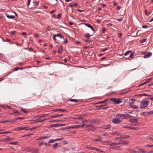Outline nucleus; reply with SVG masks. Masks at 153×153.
<instances>
[{
	"label": "nucleus",
	"mask_w": 153,
	"mask_h": 153,
	"mask_svg": "<svg viewBox=\"0 0 153 153\" xmlns=\"http://www.w3.org/2000/svg\"><path fill=\"white\" fill-rule=\"evenodd\" d=\"M149 101L142 100L140 102V108H143L146 107L148 105Z\"/></svg>",
	"instance_id": "obj_1"
},
{
	"label": "nucleus",
	"mask_w": 153,
	"mask_h": 153,
	"mask_svg": "<svg viewBox=\"0 0 153 153\" xmlns=\"http://www.w3.org/2000/svg\"><path fill=\"white\" fill-rule=\"evenodd\" d=\"M110 100L114 102V104H119L122 102V101L120 99H117L115 97L111 98Z\"/></svg>",
	"instance_id": "obj_2"
},
{
	"label": "nucleus",
	"mask_w": 153,
	"mask_h": 153,
	"mask_svg": "<svg viewBox=\"0 0 153 153\" xmlns=\"http://www.w3.org/2000/svg\"><path fill=\"white\" fill-rule=\"evenodd\" d=\"M86 126V130L90 131L93 130L94 129V126L92 125H85Z\"/></svg>",
	"instance_id": "obj_3"
},
{
	"label": "nucleus",
	"mask_w": 153,
	"mask_h": 153,
	"mask_svg": "<svg viewBox=\"0 0 153 153\" xmlns=\"http://www.w3.org/2000/svg\"><path fill=\"white\" fill-rule=\"evenodd\" d=\"M112 121L115 124H119L122 122V120L117 118L113 119Z\"/></svg>",
	"instance_id": "obj_4"
},
{
	"label": "nucleus",
	"mask_w": 153,
	"mask_h": 153,
	"mask_svg": "<svg viewBox=\"0 0 153 153\" xmlns=\"http://www.w3.org/2000/svg\"><path fill=\"white\" fill-rule=\"evenodd\" d=\"M56 37H59L61 38H62L63 37V36L60 33H58L57 34L53 35V39L55 41H56Z\"/></svg>",
	"instance_id": "obj_5"
},
{
	"label": "nucleus",
	"mask_w": 153,
	"mask_h": 153,
	"mask_svg": "<svg viewBox=\"0 0 153 153\" xmlns=\"http://www.w3.org/2000/svg\"><path fill=\"white\" fill-rule=\"evenodd\" d=\"M111 146V149H115V150H120L122 149V148L120 146H116L115 145H114L113 143H112V144Z\"/></svg>",
	"instance_id": "obj_6"
},
{
	"label": "nucleus",
	"mask_w": 153,
	"mask_h": 153,
	"mask_svg": "<svg viewBox=\"0 0 153 153\" xmlns=\"http://www.w3.org/2000/svg\"><path fill=\"white\" fill-rule=\"evenodd\" d=\"M63 138H57L54 140L51 139L48 142V143H52L57 141H60L62 140Z\"/></svg>",
	"instance_id": "obj_7"
},
{
	"label": "nucleus",
	"mask_w": 153,
	"mask_h": 153,
	"mask_svg": "<svg viewBox=\"0 0 153 153\" xmlns=\"http://www.w3.org/2000/svg\"><path fill=\"white\" fill-rule=\"evenodd\" d=\"M132 102L130 103V105L133 108L136 109L137 108V107L136 105H135L134 104V102L135 101V100L134 99H132Z\"/></svg>",
	"instance_id": "obj_8"
},
{
	"label": "nucleus",
	"mask_w": 153,
	"mask_h": 153,
	"mask_svg": "<svg viewBox=\"0 0 153 153\" xmlns=\"http://www.w3.org/2000/svg\"><path fill=\"white\" fill-rule=\"evenodd\" d=\"M86 148L88 149H91L92 150H95L96 151L100 152H103V151L100 150L97 148L95 147H87Z\"/></svg>",
	"instance_id": "obj_9"
},
{
	"label": "nucleus",
	"mask_w": 153,
	"mask_h": 153,
	"mask_svg": "<svg viewBox=\"0 0 153 153\" xmlns=\"http://www.w3.org/2000/svg\"><path fill=\"white\" fill-rule=\"evenodd\" d=\"M123 118H122V119H128L131 117V115L128 114H123Z\"/></svg>",
	"instance_id": "obj_10"
},
{
	"label": "nucleus",
	"mask_w": 153,
	"mask_h": 153,
	"mask_svg": "<svg viewBox=\"0 0 153 153\" xmlns=\"http://www.w3.org/2000/svg\"><path fill=\"white\" fill-rule=\"evenodd\" d=\"M48 114H43L42 115H38L37 116H36L34 117V118H36V117H38L39 119H40L42 118L46 117Z\"/></svg>",
	"instance_id": "obj_11"
},
{
	"label": "nucleus",
	"mask_w": 153,
	"mask_h": 153,
	"mask_svg": "<svg viewBox=\"0 0 153 153\" xmlns=\"http://www.w3.org/2000/svg\"><path fill=\"white\" fill-rule=\"evenodd\" d=\"M152 53L151 52H149L146 54L143 57L145 58H147L151 56L152 55Z\"/></svg>",
	"instance_id": "obj_12"
},
{
	"label": "nucleus",
	"mask_w": 153,
	"mask_h": 153,
	"mask_svg": "<svg viewBox=\"0 0 153 153\" xmlns=\"http://www.w3.org/2000/svg\"><path fill=\"white\" fill-rule=\"evenodd\" d=\"M101 140L102 138L100 136H98L97 138L95 139H93L92 140V141L93 142H96L97 141H101Z\"/></svg>",
	"instance_id": "obj_13"
},
{
	"label": "nucleus",
	"mask_w": 153,
	"mask_h": 153,
	"mask_svg": "<svg viewBox=\"0 0 153 153\" xmlns=\"http://www.w3.org/2000/svg\"><path fill=\"white\" fill-rule=\"evenodd\" d=\"M111 128V126L110 125H104L102 126V128L105 129H109Z\"/></svg>",
	"instance_id": "obj_14"
},
{
	"label": "nucleus",
	"mask_w": 153,
	"mask_h": 153,
	"mask_svg": "<svg viewBox=\"0 0 153 153\" xmlns=\"http://www.w3.org/2000/svg\"><path fill=\"white\" fill-rule=\"evenodd\" d=\"M84 24L88 27L90 28L93 31H95L93 27L90 24L88 23H84Z\"/></svg>",
	"instance_id": "obj_15"
},
{
	"label": "nucleus",
	"mask_w": 153,
	"mask_h": 153,
	"mask_svg": "<svg viewBox=\"0 0 153 153\" xmlns=\"http://www.w3.org/2000/svg\"><path fill=\"white\" fill-rule=\"evenodd\" d=\"M13 111L14 112L15 114H14V116H18L20 115L21 114L18 111L13 110Z\"/></svg>",
	"instance_id": "obj_16"
},
{
	"label": "nucleus",
	"mask_w": 153,
	"mask_h": 153,
	"mask_svg": "<svg viewBox=\"0 0 153 153\" xmlns=\"http://www.w3.org/2000/svg\"><path fill=\"white\" fill-rule=\"evenodd\" d=\"M129 142L128 141H126L125 140H123V141H120V144H123V145L126 144V145H127L128 144Z\"/></svg>",
	"instance_id": "obj_17"
},
{
	"label": "nucleus",
	"mask_w": 153,
	"mask_h": 153,
	"mask_svg": "<svg viewBox=\"0 0 153 153\" xmlns=\"http://www.w3.org/2000/svg\"><path fill=\"white\" fill-rule=\"evenodd\" d=\"M15 120H7L4 121H2L1 122L2 123H9V122H14Z\"/></svg>",
	"instance_id": "obj_18"
},
{
	"label": "nucleus",
	"mask_w": 153,
	"mask_h": 153,
	"mask_svg": "<svg viewBox=\"0 0 153 153\" xmlns=\"http://www.w3.org/2000/svg\"><path fill=\"white\" fill-rule=\"evenodd\" d=\"M102 143L105 144H108L110 146H111L112 144V143L111 142H108L107 141L103 142L102 141Z\"/></svg>",
	"instance_id": "obj_19"
},
{
	"label": "nucleus",
	"mask_w": 153,
	"mask_h": 153,
	"mask_svg": "<svg viewBox=\"0 0 153 153\" xmlns=\"http://www.w3.org/2000/svg\"><path fill=\"white\" fill-rule=\"evenodd\" d=\"M58 143H56L54 144L52 146V147L53 149L54 150L56 149L57 147H58Z\"/></svg>",
	"instance_id": "obj_20"
},
{
	"label": "nucleus",
	"mask_w": 153,
	"mask_h": 153,
	"mask_svg": "<svg viewBox=\"0 0 153 153\" xmlns=\"http://www.w3.org/2000/svg\"><path fill=\"white\" fill-rule=\"evenodd\" d=\"M129 137L130 136L128 135L123 136V135H121L120 138L121 139H126Z\"/></svg>",
	"instance_id": "obj_21"
},
{
	"label": "nucleus",
	"mask_w": 153,
	"mask_h": 153,
	"mask_svg": "<svg viewBox=\"0 0 153 153\" xmlns=\"http://www.w3.org/2000/svg\"><path fill=\"white\" fill-rule=\"evenodd\" d=\"M136 96H150L151 97L152 96V95H148L146 94H137L135 95Z\"/></svg>",
	"instance_id": "obj_22"
},
{
	"label": "nucleus",
	"mask_w": 153,
	"mask_h": 153,
	"mask_svg": "<svg viewBox=\"0 0 153 153\" xmlns=\"http://www.w3.org/2000/svg\"><path fill=\"white\" fill-rule=\"evenodd\" d=\"M53 111H54V112L58 111H66V110L62 109H57L56 110H53Z\"/></svg>",
	"instance_id": "obj_23"
},
{
	"label": "nucleus",
	"mask_w": 153,
	"mask_h": 153,
	"mask_svg": "<svg viewBox=\"0 0 153 153\" xmlns=\"http://www.w3.org/2000/svg\"><path fill=\"white\" fill-rule=\"evenodd\" d=\"M112 134L117 136H119L121 135V134L118 132L116 131L114 132Z\"/></svg>",
	"instance_id": "obj_24"
},
{
	"label": "nucleus",
	"mask_w": 153,
	"mask_h": 153,
	"mask_svg": "<svg viewBox=\"0 0 153 153\" xmlns=\"http://www.w3.org/2000/svg\"><path fill=\"white\" fill-rule=\"evenodd\" d=\"M138 121V119H130L129 121L132 123H136Z\"/></svg>",
	"instance_id": "obj_25"
},
{
	"label": "nucleus",
	"mask_w": 153,
	"mask_h": 153,
	"mask_svg": "<svg viewBox=\"0 0 153 153\" xmlns=\"http://www.w3.org/2000/svg\"><path fill=\"white\" fill-rule=\"evenodd\" d=\"M44 142H39V143L38 146L39 147H41L42 145H44Z\"/></svg>",
	"instance_id": "obj_26"
},
{
	"label": "nucleus",
	"mask_w": 153,
	"mask_h": 153,
	"mask_svg": "<svg viewBox=\"0 0 153 153\" xmlns=\"http://www.w3.org/2000/svg\"><path fill=\"white\" fill-rule=\"evenodd\" d=\"M6 16L8 18L10 19H13L15 17L14 16L9 15H7Z\"/></svg>",
	"instance_id": "obj_27"
},
{
	"label": "nucleus",
	"mask_w": 153,
	"mask_h": 153,
	"mask_svg": "<svg viewBox=\"0 0 153 153\" xmlns=\"http://www.w3.org/2000/svg\"><path fill=\"white\" fill-rule=\"evenodd\" d=\"M23 128L24 127H22L17 128H15V130L16 131L21 130H22L24 129Z\"/></svg>",
	"instance_id": "obj_28"
},
{
	"label": "nucleus",
	"mask_w": 153,
	"mask_h": 153,
	"mask_svg": "<svg viewBox=\"0 0 153 153\" xmlns=\"http://www.w3.org/2000/svg\"><path fill=\"white\" fill-rule=\"evenodd\" d=\"M131 52V51H129L126 52L124 54L125 56H126V57L129 56V54Z\"/></svg>",
	"instance_id": "obj_29"
},
{
	"label": "nucleus",
	"mask_w": 153,
	"mask_h": 153,
	"mask_svg": "<svg viewBox=\"0 0 153 153\" xmlns=\"http://www.w3.org/2000/svg\"><path fill=\"white\" fill-rule=\"evenodd\" d=\"M24 119V117H19L16 118L15 119H14L13 120H15V122H16V120H20V119Z\"/></svg>",
	"instance_id": "obj_30"
},
{
	"label": "nucleus",
	"mask_w": 153,
	"mask_h": 153,
	"mask_svg": "<svg viewBox=\"0 0 153 153\" xmlns=\"http://www.w3.org/2000/svg\"><path fill=\"white\" fill-rule=\"evenodd\" d=\"M69 100L71 102H77L79 101V100H78L73 99H70Z\"/></svg>",
	"instance_id": "obj_31"
},
{
	"label": "nucleus",
	"mask_w": 153,
	"mask_h": 153,
	"mask_svg": "<svg viewBox=\"0 0 153 153\" xmlns=\"http://www.w3.org/2000/svg\"><path fill=\"white\" fill-rule=\"evenodd\" d=\"M72 118L73 119H78L80 120H82V119L83 118L82 117H73Z\"/></svg>",
	"instance_id": "obj_32"
},
{
	"label": "nucleus",
	"mask_w": 153,
	"mask_h": 153,
	"mask_svg": "<svg viewBox=\"0 0 153 153\" xmlns=\"http://www.w3.org/2000/svg\"><path fill=\"white\" fill-rule=\"evenodd\" d=\"M107 100H108V99H106V100H105L104 101L99 102H97L96 103V104H100V103H104L105 102H106V101H107Z\"/></svg>",
	"instance_id": "obj_33"
},
{
	"label": "nucleus",
	"mask_w": 153,
	"mask_h": 153,
	"mask_svg": "<svg viewBox=\"0 0 153 153\" xmlns=\"http://www.w3.org/2000/svg\"><path fill=\"white\" fill-rule=\"evenodd\" d=\"M147 138L148 139H149V140L152 141L153 142V136H148L147 137Z\"/></svg>",
	"instance_id": "obj_34"
},
{
	"label": "nucleus",
	"mask_w": 153,
	"mask_h": 153,
	"mask_svg": "<svg viewBox=\"0 0 153 153\" xmlns=\"http://www.w3.org/2000/svg\"><path fill=\"white\" fill-rule=\"evenodd\" d=\"M18 144V142L17 141L14 142H12L9 143V144H11L13 145H17Z\"/></svg>",
	"instance_id": "obj_35"
},
{
	"label": "nucleus",
	"mask_w": 153,
	"mask_h": 153,
	"mask_svg": "<svg viewBox=\"0 0 153 153\" xmlns=\"http://www.w3.org/2000/svg\"><path fill=\"white\" fill-rule=\"evenodd\" d=\"M71 128H76V127H75V126H71L70 127H66L65 129H71Z\"/></svg>",
	"instance_id": "obj_36"
},
{
	"label": "nucleus",
	"mask_w": 153,
	"mask_h": 153,
	"mask_svg": "<svg viewBox=\"0 0 153 153\" xmlns=\"http://www.w3.org/2000/svg\"><path fill=\"white\" fill-rule=\"evenodd\" d=\"M117 117H121V118H123V114H117Z\"/></svg>",
	"instance_id": "obj_37"
},
{
	"label": "nucleus",
	"mask_w": 153,
	"mask_h": 153,
	"mask_svg": "<svg viewBox=\"0 0 153 153\" xmlns=\"http://www.w3.org/2000/svg\"><path fill=\"white\" fill-rule=\"evenodd\" d=\"M62 49H63V48H62V46H61L60 47V48L58 50V53L59 54H60L61 53L60 52L62 51Z\"/></svg>",
	"instance_id": "obj_38"
},
{
	"label": "nucleus",
	"mask_w": 153,
	"mask_h": 153,
	"mask_svg": "<svg viewBox=\"0 0 153 153\" xmlns=\"http://www.w3.org/2000/svg\"><path fill=\"white\" fill-rule=\"evenodd\" d=\"M133 55L134 54L133 53H131L129 55V56L125 57V58L127 59H128L129 57H131V58L133 56Z\"/></svg>",
	"instance_id": "obj_39"
},
{
	"label": "nucleus",
	"mask_w": 153,
	"mask_h": 153,
	"mask_svg": "<svg viewBox=\"0 0 153 153\" xmlns=\"http://www.w3.org/2000/svg\"><path fill=\"white\" fill-rule=\"evenodd\" d=\"M39 149H34V150L33 151V152L35 153H38L39 151Z\"/></svg>",
	"instance_id": "obj_40"
},
{
	"label": "nucleus",
	"mask_w": 153,
	"mask_h": 153,
	"mask_svg": "<svg viewBox=\"0 0 153 153\" xmlns=\"http://www.w3.org/2000/svg\"><path fill=\"white\" fill-rule=\"evenodd\" d=\"M90 35L89 33H86L85 35V36L88 38V39H89L90 38Z\"/></svg>",
	"instance_id": "obj_41"
},
{
	"label": "nucleus",
	"mask_w": 153,
	"mask_h": 153,
	"mask_svg": "<svg viewBox=\"0 0 153 153\" xmlns=\"http://www.w3.org/2000/svg\"><path fill=\"white\" fill-rule=\"evenodd\" d=\"M60 121H61L60 120H53L50 121V122H51V123L56 122H57Z\"/></svg>",
	"instance_id": "obj_42"
},
{
	"label": "nucleus",
	"mask_w": 153,
	"mask_h": 153,
	"mask_svg": "<svg viewBox=\"0 0 153 153\" xmlns=\"http://www.w3.org/2000/svg\"><path fill=\"white\" fill-rule=\"evenodd\" d=\"M65 124H57L58 127H59L62 126H65Z\"/></svg>",
	"instance_id": "obj_43"
},
{
	"label": "nucleus",
	"mask_w": 153,
	"mask_h": 153,
	"mask_svg": "<svg viewBox=\"0 0 153 153\" xmlns=\"http://www.w3.org/2000/svg\"><path fill=\"white\" fill-rule=\"evenodd\" d=\"M52 127H58L57 124H52L51 125Z\"/></svg>",
	"instance_id": "obj_44"
},
{
	"label": "nucleus",
	"mask_w": 153,
	"mask_h": 153,
	"mask_svg": "<svg viewBox=\"0 0 153 153\" xmlns=\"http://www.w3.org/2000/svg\"><path fill=\"white\" fill-rule=\"evenodd\" d=\"M58 117L57 115H54L53 116H51V117H50V118H57Z\"/></svg>",
	"instance_id": "obj_45"
},
{
	"label": "nucleus",
	"mask_w": 153,
	"mask_h": 153,
	"mask_svg": "<svg viewBox=\"0 0 153 153\" xmlns=\"http://www.w3.org/2000/svg\"><path fill=\"white\" fill-rule=\"evenodd\" d=\"M11 132L10 131H7V132H0V134H7L8 133H11Z\"/></svg>",
	"instance_id": "obj_46"
},
{
	"label": "nucleus",
	"mask_w": 153,
	"mask_h": 153,
	"mask_svg": "<svg viewBox=\"0 0 153 153\" xmlns=\"http://www.w3.org/2000/svg\"><path fill=\"white\" fill-rule=\"evenodd\" d=\"M152 79L151 78L149 79L146 80V81L147 83L149 82H150V80Z\"/></svg>",
	"instance_id": "obj_47"
},
{
	"label": "nucleus",
	"mask_w": 153,
	"mask_h": 153,
	"mask_svg": "<svg viewBox=\"0 0 153 153\" xmlns=\"http://www.w3.org/2000/svg\"><path fill=\"white\" fill-rule=\"evenodd\" d=\"M139 151L140 152H142L143 153H145L146 152V151L143 150L142 149H140Z\"/></svg>",
	"instance_id": "obj_48"
},
{
	"label": "nucleus",
	"mask_w": 153,
	"mask_h": 153,
	"mask_svg": "<svg viewBox=\"0 0 153 153\" xmlns=\"http://www.w3.org/2000/svg\"><path fill=\"white\" fill-rule=\"evenodd\" d=\"M30 150V149L29 148H25L24 149V151H29V150Z\"/></svg>",
	"instance_id": "obj_49"
},
{
	"label": "nucleus",
	"mask_w": 153,
	"mask_h": 153,
	"mask_svg": "<svg viewBox=\"0 0 153 153\" xmlns=\"http://www.w3.org/2000/svg\"><path fill=\"white\" fill-rule=\"evenodd\" d=\"M48 119H47H47H44L43 120H39L38 122H42L44 121L45 120H48Z\"/></svg>",
	"instance_id": "obj_50"
},
{
	"label": "nucleus",
	"mask_w": 153,
	"mask_h": 153,
	"mask_svg": "<svg viewBox=\"0 0 153 153\" xmlns=\"http://www.w3.org/2000/svg\"><path fill=\"white\" fill-rule=\"evenodd\" d=\"M147 82H146H146H144V83H142V84H140V85L139 86V87H140V86H142V85H145V84H147Z\"/></svg>",
	"instance_id": "obj_51"
},
{
	"label": "nucleus",
	"mask_w": 153,
	"mask_h": 153,
	"mask_svg": "<svg viewBox=\"0 0 153 153\" xmlns=\"http://www.w3.org/2000/svg\"><path fill=\"white\" fill-rule=\"evenodd\" d=\"M39 3V1H36L34 2V5H37Z\"/></svg>",
	"instance_id": "obj_52"
},
{
	"label": "nucleus",
	"mask_w": 153,
	"mask_h": 153,
	"mask_svg": "<svg viewBox=\"0 0 153 153\" xmlns=\"http://www.w3.org/2000/svg\"><path fill=\"white\" fill-rule=\"evenodd\" d=\"M116 19L118 21L120 22H121L123 20V19L122 18H120V19Z\"/></svg>",
	"instance_id": "obj_53"
},
{
	"label": "nucleus",
	"mask_w": 153,
	"mask_h": 153,
	"mask_svg": "<svg viewBox=\"0 0 153 153\" xmlns=\"http://www.w3.org/2000/svg\"><path fill=\"white\" fill-rule=\"evenodd\" d=\"M146 39H144L143 40H142L141 41V43H143V42H146Z\"/></svg>",
	"instance_id": "obj_54"
},
{
	"label": "nucleus",
	"mask_w": 153,
	"mask_h": 153,
	"mask_svg": "<svg viewBox=\"0 0 153 153\" xmlns=\"http://www.w3.org/2000/svg\"><path fill=\"white\" fill-rule=\"evenodd\" d=\"M50 137L49 136H45L42 137V138L44 139H47Z\"/></svg>",
	"instance_id": "obj_55"
},
{
	"label": "nucleus",
	"mask_w": 153,
	"mask_h": 153,
	"mask_svg": "<svg viewBox=\"0 0 153 153\" xmlns=\"http://www.w3.org/2000/svg\"><path fill=\"white\" fill-rule=\"evenodd\" d=\"M62 14H59L57 15V18H60L61 17Z\"/></svg>",
	"instance_id": "obj_56"
},
{
	"label": "nucleus",
	"mask_w": 153,
	"mask_h": 153,
	"mask_svg": "<svg viewBox=\"0 0 153 153\" xmlns=\"http://www.w3.org/2000/svg\"><path fill=\"white\" fill-rule=\"evenodd\" d=\"M39 126H36V127H33V128H31L30 129V130H32V129H36L37 128H39Z\"/></svg>",
	"instance_id": "obj_57"
},
{
	"label": "nucleus",
	"mask_w": 153,
	"mask_h": 153,
	"mask_svg": "<svg viewBox=\"0 0 153 153\" xmlns=\"http://www.w3.org/2000/svg\"><path fill=\"white\" fill-rule=\"evenodd\" d=\"M24 129H25V130H30V129H28V127H24Z\"/></svg>",
	"instance_id": "obj_58"
},
{
	"label": "nucleus",
	"mask_w": 153,
	"mask_h": 153,
	"mask_svg": "<svg viewBox=\"0 0 153 153\" xmlns=\"http://www.w3.org/2000/svg\"><path fill=\"white\" fill-rule=\"evenodd\" d=\"M69 6L71 7H74V6L73 4H71L70 3L69 4Z\"/></svg>",
	"instance_id": "obj_59"
},
{
	"label": "nucleus",
	"mask_w": 153,
	"mask_h": 153,
	"mask_svg": "<svg viewBox=\"0 0 153 153\" xmlns=\"http://www.w3.org/2000/svg\"><path fill=\"white\" fill-rule=\"evenodd\" d=\"M148 27V26L147 25H143L142 26V28H146L147 27Z\"/></svg>",
	"instance_id": "obj_60"
},
{
	"label": "nucleus",
	"mask_w": 153,
	"mask_h": 153,
	"mask_svg": "<svg viewBox=\"0 0 153 153\" xmlns=\"http://www.w3.org/2000/svg\"><path fill=\"white\" fill-rule=\"evenodd\" d=\"M21 110L25 113H27V112L26 111H25V110H24L23 109H21Z\"/></svg>",
	"instance_id": "obj_61"
},
{
	"label": "nucleus",
	"mask_w": 153,
	"mask_h": 153,
	"mask_svg": "<svg viewBox=\"0 0 153 153\" xmlns=\"http://www.w3.org/2000/svg\"><path fill=\"white\" fill-rule=\"evenodd\" d=\"M31 0H28L27 1V6H28L30 4Z\"/></svg>",
	"instance_id": "obj_62"
},
{
	"label": "nucleus",
	"mask_w": 153,
	"mask_h": 153,
	"mask_svg": "<svg viewBox=\"0 0 153 153\" xmlns=\"http://www.w3.org/2000/svg\"><path fill=\"white\" fill-rule=\"evenodd\" d=\"M106 29L105 28H103V30H102V33H105V31Z\"/></svg>",
	"instance_id": "obj_63"
},
{
	"label": "nucleus",
	"mask_w": 153,
	"mask_h": 153,
	"mask_svg": "<svg viewBox=\"0 0 153 153\" xmlns=\"http://www.w3.org/2000/svg\"><path fill=\"white\" fill-rule=\"evenodd\" d=\"M56 11V10H52L51 12H50V13H51V14H52V13L55 12Z\"/></svg>",
	"instance_id": "obj_64"
}]
</instances>
